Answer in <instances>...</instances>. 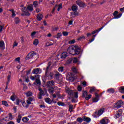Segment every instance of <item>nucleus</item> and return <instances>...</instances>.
<instances>
[{
  "label": "nucleus",
  "mask_w": 124,
  "mask_h": 124,
  "mask_svg": "<svg viewBox=\"0 0 124 124\" xmlns=\"http://www.w3.org/2000/svg\"><path fill=\"white\" fill-rule=\"evenodd\" d=\"M39 43V41L38 39H35L33 42V44L35 46H37V45H38V44Z\"/></svg>",
  "instance_id": "cd10ccee"
},
{
  "label": "nucleus",
  "mask_w": 124,
  "mask_h": 124,
  "mask_svg": "<svg viewBox=\"0 0 124 124\" xmlns=\"http://www.w3.org/2000/svg\"><path fill=\"white\" fill-rule=\"evenodd\" d=\"M58 71H59V72H62V71H63V67L61 66V67H59L58 68Z\"/></svg>",
  "instance_id": "8fccbe9b"
},
{
  "label": "nucleus",
  "mask_w": 124,
  "mask_h": 124,
  "mask_svg": "<svg viewBox=\"0 0 124 124\" xmlns=\"http://www.w3.org/2000/svg\"><path fill=\"white\" fill-rule=\"evenodd\" d=\"M57 104L59 106H63L64 105V104L63 103H62V102H58L57 103Z\"/></svg>",
  "instance_id": "052dcab7"
},
{
  "label": "nucleus",
  "mask_w": 124,
  "mask_h": 124,
  "mask_svg": "<svg viewBox=\"0 0 124 124\" xmlns=\"http://www.w3.org/2000/svg\"><path fill=\"white\" fill-rule=\"evenodd\" d=\"M41 73V69L40 68H36V69H33L32 73L33 74H40Z\"/></svg>",
  "instance_id": "9d476101"
},
{
  "label": "nucleus",
  "mask_w": 124,
  "mask_h": 124,
  "mask_svg": "<svg viewBox=\"0 0 124 124\" xmlns=\"http://www.w3.org/2000/svg\"><path fill=\"white\" fill-rule=\"evenodd\" d=\"M10 78H11V76H10V75H9L7 77V81L6 83V88H5V90H4V92H6V91L8 89L7 86H8V84L9 83V82H10Z\"/></svg>",
  "instance_id": "2eb2a0df"
},
{
  "label": "nucleus",
  "mask_w": 124,
  "mask_h": 124,
  "mask_svg": "<svg viewBox=\"0 0 124 124\" xmlns=\"http://www.w3.org/2000/svg\"><path fill=\"white\" fill-rule=\"evenodd\" d=\"M29 10V11H32L33 10V6H32V4L28 5L27 7V11Z\"/></svg>",
  "instance_id": "4be33fe9"
},
{
  "label": "nucleus",
  "mask_w": 124,
  "mask_h": 124,
  "mask_svg": "<svg viewBox=\"0 0 124 124\" xmlns=\"http://www.w3.org/2000/svg\"><path fill=\"white\" fill-rule=\"evenodd\" d=\"M52 62H53V60L49 61L48 62V66L46 67V74L47 75V72H48V69L50 68V66L52 64Z\"/></svg>",
  "instance_id": "6ab92c4d"
},
{
  "label": "nucleus",
  "mask_w": 124,
  "mask_h": 124,
  "mask_svg": "<svg viewBox=\"0 0 124 124\" xmlns=\"http://www.w3.org/2000/svg\"><path fill=\"white\" fill-rule=\"evenodd\" d=\"M21 103L24 107H28V106H27V104H26V103L25 102V101H23L21 102Z\"/></svg>",
  "instance_id": "13d9d810"
},
{
  "label": "nucleus",
  "mask_w": 124,
  "mask_h": 124,
  "mask_svg": "<svg viewBox=\"0 0 124 124\" xmlns=\"http://www.w3.org/2000/svg\"><path fill=\"white\" fill-rule=\"evenodd\" d=\"M67 52L71 55H73V56H76V55L80 54L81 49L78 46H71L67 49Z\"/></svg>",
  "instance_id": "f257e3e1"
},
{
  "label": "nucleus",
  "mask_w": 124,
  "mask_h": 124,
  "mask_svg": "<svg viewBox=\"0 0 124 124\" xmlns=\"http://www.w3.org/2000/svg\"><path fill=\"white\" fill-rule=\"evenodd\" d=\"M55 7H57V10L58 11H60L61 9L62 8V4H60L59 5H56L55 6Z\"/></svg>",
  "instance_id": "b1692460"
},
{
  "label": "nucleus",
  "mask_w": 124,
  "mask_h": 124,
  "mask_svg": "<svg viewBox=\"0 0 124 124\" xmlns=\"http://www.w3.org/2000/svg\"><path fill=\"white\" fill-rule=\"evenodd\" d=\"M53 77H54V74L53 73H50L48 76L49 79H53Z\"/></svg>",
  "instance_id": "a19ab883"
},
{
  "label": "nucleus",
  "mask_w": 124,
  "mask_h": 124,
  "mask_svg": "<svg viewBox=\"0 0 124 124\" xmlns=\"http://www.w3.org/2000/svg\"><path fill=\"white\" fill-rule=\"evenodd\" d=\"M73 62L74 63H76L78 62V59L77 58H74Z\"/></svg>",
  "instance_id": "4d7b16f0"
},
{
  "label": "nucleus",
  "mask_w": 124,
  "mask_h": 124,
  "mask_svg": "<svg viewBox=\"0 0 124 124\" xmlns=\"http://www.w3.org/2000/svg\"><path fill=\"white\" fill-rule=\"evenodd\" d=\"M2 104L3 105H4L6 107L8 106V104H7V102L6 101H2Z\"/></svg>",
  "instance_id": "c03bdc74"
},
{
  "label": "nucleus",
  "mask_w": 124,
  "mask_h": 124,
  "mask_svg": "<svg viewBox=\"0 0 124 124\" xmlns=\"http://www.w3.org/2000/svg\"><path fill=\"white\" fill-rule=\"evenodd\" d=\"M98 30H96L95 31H93L92 33V34H94V33H96V32H98Z\"/></svg>",
  "instance_id": "774afa93"
},
{
  "label": "nucleus",
  "mask_w": 124,
  "mask_h": 124,
  "mask_svg": "<svg viewBox=\"0 0 124 124\" xmlns=\"http://www.w3.org/2000/svg\"><path fill=\"white\" fill-rule=\"evenodd\" d=\"M77 3L80 7H85L86 6V4L81 1H77Z\"/></svg>",
  "instance_id": "4468645a"
},
{
  "label": "nucleus",
  "mask_w": 124,
  "mask_h": 124,
  "mask_svg": "<svg viewBox=\"0 0 124 124\" xmlns=\"http://www.w3.org/2000/svg\"><path fill=\"white\" fill-rule=\"evenodd\" d=\"M39 77H40V76L39 75H37L35 76L36 80L35 82L37 85H40L41 83L40 82V79H39Z\"/></svg>",
  "instance_id": "ddd939ff"
},
{
  "label": "nucleus",
  "mask_w": 124,
  "mask_h": 124,
  "mask_svg": "<svg viewBox=\"0 0 124 124\" xmlns=\"http://www.w3.org/2000/svg\"><path fill=\"white\" fill-rule=\"evenodd\" d=\"M82 85H83V86H84V87H86V86H87V82H86V81H83V82H82Z\"/></svg>",
  "instance_id": "69168bd1"
},
{
  "label": "nucleus",
  "mask_w": 124,
  "mask_h": 124,
  "mask_svg": "<svg viewBox=\"0 0 124 124\" xmlns=\"http://www.w3.org/2000/svg\"><path fill=\"white\" fill-rule=\"evenodd\" d=\"M56 43V42L51 40L49 42L46 44V47H49V46H52V45H54Z\"/></svg>",
  "instance_id": "a211bd4d"
},
{
  "label": "nucleus",
  "mask_w": 124,
  "mask_h": 124,
  "mask_svg": "<svg viewBox=\"0 0 124 124\" xmlns=\"http://www.w3.org/2000/svg\"><path fill=\"white\" fill-rule=\"evenodd\" d=\"M55 77H56V79L57 80H61L62 79V76L61 74H60L59 72H57L56 74Z\"/></svg>",
  "instance_id": "f8f14e48"
},
{
  "label": "nucleus",
  "mask_w": 124,
  "mask_h": 124,
  "mask_svg": "<svg viewBox=\"0 0 124 124\" xmlns=\"http://www.w3.org/2000/svg\"><path fill=\"white\" fill-rule=\"evenodd\" d=\"M94 91V88H92L90 89V92L92 93H93V92Z\"/></svg>",
  "instance_id": "338daca9"
},
{
  "label": "nucleus",
  "mask_w": 124,
  "mask_h": 124,
  "mask_svg": "<svg viewBox=\"0 0 124 124\" xmlns=\"http://www.w3.org/2000/svg\"><path fill=\"white\" fill-rule=\"evenodd\" d=\"M67 57L66 52H63L61 54V59H65Z\"/></svg>",
  "instance_id": "a878e982"
},
{
  "label": "nucleus",
  "mask_w": 124,
  "mask_h": 124,
  "mask_svg": "<svg viewBox=\"0 0 124 124\" xmlns=\"http://www.w3.org/2000/svg\"><path fill=\"white\" fill-rule=\"evenodd\" d=\"M120 116H121V114L117 113L114 116V118L115 119H118V118H120Z\"/></svg>",
  "instance_id": "bf43d9fd"
},
{
  "label": "nucleus",
  "mask_w": 124,
  "mask_h": 124,
  "mask_svg": "<svg viewBox=\"0 0 124 124\" xmlns=\"http://www.w3.org/2000/svg\"><path fill=\"white\" fill-rule=\"evenodd\" d=\"M73 110V105H69V112H72Z\"/></svg>",
  "instance_id": "f704fd0d"
},
{
  "label": "nucleus",
  "mask_w": 124,
  "mask_h": 124,
  "mask_svg": "<svg viewBox=\"0 0 124 124\" xmlns=\"http://www.w3.org/2000/svg\"><path fill=\"white\" fill-rule=\"evenodd\" d=\"M119 89H120V92L122 93H124V86L120 87L119 88Z\"/></svg>",
  "instance_id": "37998d69"
},
{
  "label": "nucleus",
  "mask_w": 124,
  "mask_h": 124,
  "mask_svg": "<svg viewBox=\"0 0 124 124\" xmlns=\"http://www.w3.org/2000/svg\"><path fill=\"white\" fill-rule=\"evenodd\" d=\"M45 101L46 103H48V104H51V103H52V100L49 98H46Z\"/></svg>",
  "instance_id": "c756f323"
},
{
  "label": "nucleus",
  "mask_w": 124,
  "mask_h": 124,
  "mask_svg": "<svg viewBox=\"0 0 124 124\" xmlns=\"http://www.w3.org/2000/svg\"><path fill=\"white\" fill-rule=\"evenodd\" d=\"M62 34L61 32L58 33L56 35L54 36L55 38L59 39L60 37H62Z\"/></svg>",
  "instance_id": "7c9ffc66"
},
{
  "label": "nucleus",
  "mask_w": 124,
  "mask_h": 124,
  "mask_svg": "<svg viewBox=\"0 0 124 124\" xmlns=\"http://www.w3.org/2000/svg\"><path fill=\"white\" fill-rule=\"evenodd\" d=\"M33 100H34V99H33V98L30 97L27 100L26 102L27 104H31V102L33 101Z\"/></svg>",
  "instance_id": "aec40b11"
},
{
  "label": "nucleus",
  "mask_w": 124,
  "mask_h": 124,
  "mask_svg": "<svg viewBox=\"0 0 124 124\" xmlns=\"http://www.w3.org/2000/svg\"><path fill=\"white\" fill-rule=\"evenodd\" d=\"M71 15H72V16H73V15L74 16H78L79 15V13L77 12H75L74 13H72L71 14Z\"/></svg>",
  "instance_id": "09e8293b"
},
{
  "label": "nucleus",
  "mask_w": 124,
  "mask_h": 124,
  "mask_svg": "<svg viewBox=\"0 0 124 124\" xmlns=\"http://www.w3.org/2000/svg\"><path fill=\"white\" fill-rule=\"evenodd\" d=\"M15 22L16 24H19L20 23V19L18 17H16L15 18Z\"/></svg>",
  "instance_id": "58836bf2"
},
{
  "label": "nucleus",
  "mask_w": 124,
  "mask_h": 124,
  "mask_svg": "<svg viewBox=\"0 0 124 124\" xmlns=\"http://www.w3.org/2000/svg\"><path fill=\"white\" fill-rule=\"evenodd\" d=\"M13 119V117H12V114L9 113L3 119V120L4 121H11Z\"/></svg>",
  "instance_id": "1a4fd4ad"
},
{
  "label": "nucleus",
  "mask_w": 124,
  "mask_h": 124,
  "mask_svg": "<svg viewBox=\"0 0 124 124\" xmlns=\"http://www.w3.org/2000/svg\"><path fill=\"white\" fill-rule=\"evenodd\" d=\"M72 70L74 73H78V71H77V69L75 67H73L72 68Z\"/></svg>",
  "instance_id": "e433bc0d"
},
{
  "label": "nucleus",
  "mask_w": 124,
  "mask_h": 124,
  "mask_svg": "<svg viewBox=\"0 0 124 124\" xmlns=\"http://www.w3.org/2000/svg\"><path fill=\"white\" fill-rule=\"evenodd\" d=\"M122 16V14H120L119 15H116V16H114V19H119V18H121Z\"/></svg>",
  "instance_id": "49530a36"
},
{
  "label": "nucleus",
  "mask_w": 124,
  "mask_h": 124,
  "mask_svg": "<svg viewBox=\"0 0 124 124\" xmlns=\"http://www.w3.org/2000/svg\"><path fill=\"white\" fill-rule=\"evenodd\" d=\"M66 92L69 95H71L72 96H74V97H76V98H78V92H75L73 93L72 91L69 90V89H66Z\"/></svg>",
  "instance_id": "7ed1b4c3"
},
{
  "label": "nucleus",
  "mask_w": 124,
  "mask_h": 124,
  "mask_svg": "<svg viewBox=\"0 0 124 124\" xmlns=\"http://www.w3.org/2000/svg\"><path fill=\"white\" fill-rule=\"evenodd\" d=\"M84 39H86V36L84 35H82L78 38V40H84Z\"/></svg>",
  "instance_id": "473e14b6"
},
{
  "label": "nucleus",
  "mask_w": 124,
  "mask_h": 124,
  "mask_svg": "<svg viewBox=\"0 0 124 124\" xmlns=\"http://www.w3.org/2000/svg\"><path fill=\"white\" fill-rule=\"evenodd\" d=\"M35 78H36L35 77H35H33V76H31V77H30V79H31V80H32V81H34V80H35Z\"/></svg>",
  "instance_id": "0e129e2a"
},
{
  "label": "nucleus",
  "mask_w": 124,
  "mask_h": 124,
  "mask_svg": "<svg viewBox=\"0 0 124 124\" xmlns=\"http://www.w3.org/2000/svg\"><path fill=\"white\" fill-rule=\"evenodd\" d=\"M36 33V32H35V31L32 32L31 33V37H34V36L35 35Z\"/></svg>",
  "instance_id": "680f3d73"
},
{
  "label": "nucleus",
  "mask_w": 124,
  "mask_h": 124,
  "mask_svg": "<svg viewBox=\"0 0 124 124\" xmlns=\"http://www.w3.org/2000/svg\"><path fill=\"white\" fill-rule=\"evenodd\" d=\"M107 92L109 93H115V89L113 88H109L108 89Z\"/></svg>",
  "instance_id": "5701e85b"
},
{
  "label": "nucleus",
  "mask_w": 124,
  "mask_h": 124,
  "mask_svg": "<svg viewBox=\"0 0 124 124\" xmlns=\"http://www.w3.org/2000/svg\"><path fill=\"white\" fill-rule=\"evenodd\" d=\"M95 97L93 99V102H97L99 100V95L97 94V93H95Z\"/></svg>",
  "instance_id": "dca6fc26"
},
{
  "label": "nucleus",
  "mask_w": 124,
  "mask_h": 124,
  "mask_svg": "<svg viewBox=\"0 0 124 124\" xmlns=\"http://www.w3.org/2000/svg\"><path fill=\"white\" fill-rule=\"evenodd\" d=\"M33 5H34V7H38V2L37 1H33Z\"/></svg>",
  "instance_id": "4c0bfd02"
},
{
  "label": "nucleus",
  "mask_w": 124,
  "mask_h": 124,
  "mask_svg": "<svg viewBox=\"0 0 124 124\" xmlns=\"http://www.w3.org/2000/svg\"><path fill=\"white\" fill-rule=\"evenodd\" d=\"M48 92L50 93H54V88L49 87V88L48 89Z\"/></svg>",
  "instance_id": "de8ad7c7"
},
{
  "label": "nucleus",
  "mask_w": 124,
  "mask_h": 124,
  "mask_svg": "<svg viewBox=\"0 0 124 124\" xmlns=\"http://www.w3.org/2000/svg\"><path fill=\"white\" fill-rule=\"evenodd\" d=\"M54 85H55V82L53 80L48 81L47 83V86L48 88H50V87H52V86H54Z\"/></svg>",
  "instance_id": "f3484780"
},
{
  "label": "nucleus",
  "mask_w": 124,
  "mask_h": 124,
  "mask_svg": "<svg viewBox=\"0 0 124 124\" xmlns=\"http://www.w3.org/2000/svg\"><path fill=\"white\" fill-rule=\"evenodd\" d=\"M22 121L24 123H28V122H29V119L28 117H24L22 119Z\"/></svg>",
  "instance_id": "ea45409f"
},
{
  "label": "nucleus",
  "mask_w": 124,
  "mask_h": 124,
  "mask_svg": "<svg viewBox=\"0 0 124 124\" xmlns=\"http://www.w3.org/2000/svg\"><path fill=\"white\" fill-rule=\"evenodd\" d=\"M25 94H26V95L28 97L31 96L32 95V93L30 91H29L27 93H25Z\"/></svg>",
  "instance_id": "2f4dec72"
},
{
  "label": "nucleus",
  "mask_w": 124,
  "mask_h": 124,
  "mask_svg": "<svg viewBox=\"0 0 124 124\" xmlns=\"http://www.w3.org/2000/svg\"><path fill=\"white\" fill-rule=\"evenodd\" d=\"M83 121L86 122V123H90V122H91V118L86 116H83Z\"/></svg>",
  "instance_id": "412c9836"
},
{
  "label": "nucleus",
  "mask_w": 124,
  "mask_h": 124,
  "mask_svg": "<svg viewBox=\"0 0 124 124\" xmlns=\"http://www.w3.org/2000/svg\"><path fill=\"white\" fill-rule=\"evenodd\" d=\"M77 9H78L77 6H73L72 7V10H73V11H76Z\"/></svg>",
  "instance_id": "79ce46f5"
},
{
  "label": "nucleus",
  "mask_w": 124,
  "mask_h": 124,
  "mask_svg": "<svg viewBox=\"0 0 124 124\" xmlns=\"http://www.w3.org/2000/svg\"><path fill=\"white\" fill-rule=\"evenodd\" d=\"M43 17V16L42 15L39 14L37 16V19L38 21H40L41 20H42V18Z\"/></svg>",
  "instance_id": "bb28decb"
},
{
  "label": "nucleus",
  "mask_w": 124,
  "mask_h": 124,
  "mask_svg": "<svg viewBox=\"0 0 124 124\" xmlns=\"http://www.w3.org/2000/svg\"><path fill=\"white\" fill-rule=\"evenodd\" d=\"M74 43H75V40H73L70 41L69 42V44H74Z\"/></svg>",
  "instance_id": "e2e57ef3"
},
{
  "label": "nucleus",
  "mask_w": 124,
  "mask_h": 124,
  "mask_svg": "<svg viewBox=\"0 0 124 124\" xmlns=\"http://www.w3.org/2000/svg\"><path fill=\"white\" fill-rule=\"evenodd\" d=\"M12 16L15 17L16 16V14H15V12H14V10H12Z\"/></svg>",
  "instance_id": "5fc2aeb1"
},
{
  "label": "nucleus",
  "mask_w": 124,
  "mask_h": 124,
  "mask_svg": "<svg viewBox=\"0 0 124 124\" xmlns=\"http://www.w3.org/2000/svg\"><path fill=\"white\" fill-rule=\"evenodd\" d=\"M22 11L24 13V14H22V16L26 15V16H30V13L28 11V8L26 7H23L22 8Z\"/></svg>",
  "instance_id": "0eeeda50"
},
{
  "label": "nucleus",
  "mask_w": 124,
  "mask_h": 124,
  "mask_svg": "<svg viewBox=\"0 0 124 124\" xmlns=\"http://www.w3.org/2000/svg\"><path fill=\"white\" fill-rule=\"evenodd\" d=\"M123 105L124 102L123 101L120 100L115 104V105L113 106V109L114 110H117V109H119V108H121V107H122V106H123Z\"/></svg>",
  "instance_id": "20e7f679"
},
{
  "label": "nucleus",
  "mask_w": 124,
  "mask_h": 124,
  "mask_svg": "<svg viewBox=\"0 0 124 124\" xmlns=\"http://www.w3.org/2000/svg\"><path fill=\"white\" fill-rule=\"evenodd\" d=\"M82 87H81V85H78V92H82Z\"/></svg>",
  "instance_id": "3c124183"
},
{
  "label": "nucleus",
  "mask_w": 124,
  "mask_h": 124,
  "mask_svg": "<svg viewBox=\"0 0 124 124\" xmlns=\"http://www.w3.org/2000/svg\"><path fill=\"white\" fill-rule=\"evenodd\" d=\"M0 49H2V50L4 49V42L2 41L0 42Z\"/></svg>",
  "instance_id": "393cba45"
},
{
  "label": "nucleus",
  "mask_w": 124,
  "mask_h": 124,
  "mask_svg": "<svg viewBox=\"0 0 124 124\" xmlns=\"http://www.w3.org/2000/svg\"><path fill=\"white\" fill-rule=\"evenodd\" d=\"M105 110V109L104 108H102L98 110V111L95 112L93 114V116L94 118H97L98 117H99V116H101V115L103 114Z\"/></svg>",
  "instance_id": "f03ea898"
},
{
  "label": "nucleus",
  "mask_w": 124,
  "mask_h": 124,
  "mask_svg": "<svg viewBox=\"0 0 124 124\" xmlns=\"http://www.w3.org/2000/svg\"><path fill=\"white\" fill-rule=\"evenodd\" d=\"M16 98V95L15 94L12 95L10 97V99L11 100H12V101H15Z\"/></svg>",
  "instance_id": "72a5a7b5"
},
{
  "label": "nucleus",
  "mask_w": 124,
  "mask_h": 124,
  "mask_svg": "<svg viewBox=\"0 0 124 124\" xmlns=\"http://www.w3.org/2000/svg\"><path fill=\"white\" fill-rule=\"evenodd\" d=\"M35 56V53L33 52H30L26 57V60H31V59H32L33 57Z\"/></svg>",
  "instance_id": "6e6552de"
},
{
  "label": "nucleus",
  "mask_w": 124,
  "mask_h": 124,
  "mask_svg": "<svg viewBox=\"0 0 124 124\" xmlns=\"http://www.w3.org/2000/svg\"><path fill=\"white\" fill-rule=\"evenodd\" d=\"M62 34L64 36H66L68 35V32L63 31Z\"/></svg>",
  "instance_id": "6e6d98bb"
},
{
  "label": "nucleus",
  "mask_w": 124,
  "mask_h": 124,
  "mask_svg": "<svg viewBox=\"0 0 124 124\" xmlns=\"http://www.w3.org/2000/svg\"><path fill=\"white\" fill-rule=\"evenodd\" d=\"M39 91H40V95H43L44 93V92L42 91L41 89H39Z\"/></svg>",
  "instance_id": "603ef678"
},
{
  "label": "nucleus",
  "mask_w": 124,
  "mask_h": 124,
  "mask_svg": "<svg viewBox=\"0 0 124 124\" xmlns=\"http://www.w3.org/2000/svg\"><path fill=\"white\" fill-rule=\"evenodd\" d=\"M66 79L70 82H73L75 78H74V75H73L72 73H69L66 76Z\"/></svg>",
  "instance_id": "39448f33"
},
{
  "label": "nucleus",
  "mask_w": 124,
  "mask_h": 124,
  "mask_svg": "<svg viewBox=\"0 0 124 124\" xmlns=\"http://www.w3.org/2000/svg\"><path fill=\"white\" fill-rule=\"evenodd\" d=\"M82 96L83 97H85L86 100H89L90 98H92V94L88 95V92L86 91L83 92Z\"/></svg>",
  "instance_id": "423d86ee"
},
{
  "label": "nucleus",
  "mask_w": 124,
  "mask_h": 124,
  "mask_svg": "<svg viewBox=\"0 0 124 124\" xmlns=\"http://www.w3.org/2000/svg\"><path fill=\"white\" fill-rule=\"evenodd\" d=\"M16 105H19L20 104V102H22V100H20L19 99H17L16 100Z\"/></svg>",
  "instance_id": "a18cd8bd"
},
{
  "label": "nucleus",
  "mask_w": 124,
  "mask_h": 124,
  "mask_svg": "<svg viewBox=\"0 0 124 124\" xmlns=\"http://www.w3.org/2000/svg\"><path fill=\"white\" fill-rule=\"evenodd\" d=\"M16 62H18L20 63V61H21V58L20 57H17L15 59Z\"/></svg>",
  "instance_id": "864d4df0"
},
{
  "label": "nucleus",
  "mask_w": 124,
  "mask_h": 124,
  "mask_svg": "<svg viewBox=\"0 0 124 124\" xmlns=\"http://www.w3.org/2000/svg\"><path fill=\"white\" fill-rule=\"evenodd\" d=\"M77 121L78 123H82L84 121V117H82V118H78Z\"/></svg>",
  "instance_id": "c9c22d12"
},
{
  "label": "nucleus",
  "mask_w": 124,
  "mask_h": 124,
  "mask_svg": "<svg viewBox=\"0 0 124 124\" xmlns=\"http://www.w3.org/2000/svg\"><path fill=\"white\" fill-rule=\"evenodd\" d=\"M21 120H22V115L19 114L18 116V118L16 119V121L18 124H19V123L21 122Z\"/></svg>",
  "instance_id": "c85d7f7f"
},
{
  "label": "nucleus",
  "mask_w": 124,
  "mask_h": 124,
  "mask_svg": "<svg viewBox=\"0 0 124 124\" xmlns=\"http://www.w3.org/2000/svg\"><path fill=\"white\" fill-rule=\"evenodd\" d=\"M109 119L106 118H104L103 119L101 120L100 122V124H108L109 123Z\"/></svg>",
  "instance_id": "9b49d317"
}]
</instances>
